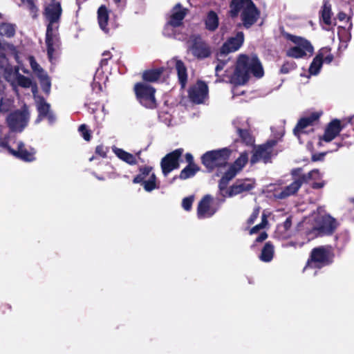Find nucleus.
<instances>
[{
    "label": "nucleus",
    "instance_id": "obj_1",
    "mask_svg": "<svg viewBox=\"0 0 354 354\" xmlns=\"http://www.w3.org/2000/svg\"><path fill=\"white\" fill-rule=\"evenodd\" d=\"M215 71L216 75L222 81L228 80L235 85L245 84L249 80L250 74L257 78H261L264 75L263 66L255 55H241L233 68H230L228 62H219Z\"/></svg>",
    "mask_w": 354,
    "mask_h": 354
},
{
    "label": "nucleus",
    "instance_id": "obj_2",
    "mask_svg": "<svg viewBox=\"0 0 354 354\" xmlns=\"http://www.w3.org/2000/svg\"><path fill=\"white\" fill-rule=\"evenodd\" d=\"M62 13L60 2L55 0L48 3L44 9V15L47 23L46 43L50 62L53 61L54 53L57 52L59 46L58 30Z\"/></svg>",
    "mask_w": 354,
    "mask_h": 354
},
{
    "label": "nucleus",
    "instance_id": "obj_3",
    "mask_svg": "<svg viewBox=\"0 0 354 354\" xmlns=\"http://www.w3.org/2000/svg\"><path fill=\"white\" fill-rule=\"evenodd\" d=\"M302 225L308 240L318 236L330 234L337 227V223L333 217L321 212L313 213L304 221Z\"/></svg>",
    "mask_w": 354,
    "mask_h": 354
},
{
    "label": "nucleus",
    "instance_id": "obj_4",
    "mask_svg": "<svg viewBox=\"0 0 354 354\" xmlns=\"http://www.w3.org/2000/svg\"><path fill=\"white\" fill-rule=\"evenodd\" d=\"M15 140L12 133H7L0 130V150L9 153L25 161H32L35 159L36 151L34 149H26L21 142L17 143V149H13Z\"/></svg>",
    "mask_w": 354,
    "mask_h": 354
},
{
    "label": "nucleus",
    "instance_id": "obj_5",
    "mask_svg": "<svg viewBox=\"0 0 354 354\" xmlns=\"http://www.w3.org/2000/svg\"><path fill=\"white\" fill-rule=\"evenodd\" d=\"M230 156V151L227 148L206 152L202 156L203 165L209 170L217 169L218 174H224L227 169L226 165Z\"/></svg>",
    "mask_w": 354,
    "mask_h": 354
},
{
    "label": "nucleus",
    "instance_id": "obj_6",
    "mask_svg": "<svg viewBox=\"0 0 354 354\" xmlns=\"http://www.w3.org/2000/svg\"><path fill=\"white\" fill-rule=\"evenodd\" d=\"M0 76H3L8 82L15 87L16 85L21 86L24 88H32V92L34 96L37 93V87L33 84L32 81L19 73V69L12 67L8 63V59L0 64Z\"/></svg>",
    "mask_w": 354,
    "mask_h": 354
},
{
    "label": "nucleus",
    "instance_id": "obj_7",
    "mask_svg": "<svg viewBox=\"0 0 354 354\" xmlns=\"http://www.w3.org/2000/svg\"><path fill=\"white\" fill-rule=\"evenodd\" d=\"M242 10V20L245 27L252 26L258 19L259 12L251 0H232L230 14L236 16Z\"/></svg>",
    "mask_w": 354,
    "mask_h": 354
},
{
    "label": "nucleus",
    "instance_id": "obj_8",
    "mask_svg": "<svg viewBox=\"0 0 354 354\" xmlns=\"http://www.w3.org/2000/svg\"><path fill=\"white\" fill-rule=\"evenodd\" d=\"M334 254L330 247H318L314 248L310 254V258L308 261L304 271L308 272L315 268H321L332 263Z\"/></svg>",
    "mask_w": 354,
    "mask_h": 354
},
{
    "label": "nucleus",
    "instance_id": "obj_9",
    "mask_svg": "<svg viewBox=\"0 0 354 354\" xmlns=\"http://www.w3.org/2000/svg\"><path fill=\"white\" fill-rule=\"evenodd\" d=\"M293 182L281 190L277 185H270L268 192H274V196L277 198H285L295 194L300 188L301 185L306 181L305 176H301V169H294L292 171Z\"/></svg>",
    "mask_w": 354,
    "mask_h": 354
},
{
    "label": "nucleus",
    "instance_id": "obj_10",
    "mask_svg": "<svg viewBox=\"0 0 354 354\" xmlns=\"http://www.w3.org/2000/svg\"><path fill=\"white\" fill-rule=\"evenodd\" d=\"M288 38L294 44L286 51V55L288 57L299 59L313 54V47L306 39L291 35H288Z\"/></svg>",
    "mask_w": 354,
    "mask_h": 354
},
{
    "label": "nucleus",
    "instance_id": "obj_11",
    "mask_svg": "<svg viewBox=\"0 0 354 354\" xmlns=\"http://www.w3.org/2000/svg\"><path fill=\"white\" fill-rule=\"evenodd\" d=\"M227 184L221 186V179L218 184L220 194L225 198L233 197L243 192L249 191L254 188L255 183L252 179L238 180L230 188H227Z\"/></svg>",
    "mask_w": 354,
    "mask_h": 354
},
{
    "label": "nucleus",
    "instance_id": "obj_12",
    "mask_svg": "<svg viewBox=\"0 0 354 354\" xmlns=\"http://www.w3.org/2000/svg\"><path fill=\"white\" fill-rule=\"evenodd\" d=\"M30 118V113L26 106L21 110L10 113L7 117V123L12 131L21 132L27 126Z\"/></svg>",
    "mask_w": 354,
    "mask_h": 354
},
{
    "label": "nucleus",
    "instance_id": "obj_13",
    "mask_svg": "<svg viewBox=\"0 0 354 354\" xmlns=\"http://www.w3.org/2000/svg\"><path fill=\"white\" fill-rule=\"evenodd\" d=\"M134 91L140 104L147 108L156 107L155 89L147 83H138Z\"/></svg>",
    "mask_w": 354,
    "mask_h": 354
},
{
    "label": "nucleus",
    "instance_id": "obj_14",
    "mask_svg": "<svg viewBox=\"0 0 354 354\" xmlns=\"http://www.w3.org/2000/svg\"><path fill=\"white\" fill-rule=\"evenodd\" d=\"M133 182L141 184L147 192H151L158 188L155 173L153 168L149 166L140 168V173L133 178Z\"/></svg>",
    "mask_w": 354,
    "mask_h": 354
},
{
    "label": "nucleus",
    "instance_id": "obj_15",
    "mask_svg": "<svg viewBox=\"0 0 354 354\" xmlns=\"http://www.w3.org/2000/svg\"><path fill=\"white\" fill-rule=\"evenodd\" d=\"M187 49L198 59H204L211 54L209 46L198 35H192L187 41Z\"/></svg>",
    "mask_w": 354,
    "mask_h": 354
},
{
    "label": "nucleus",
    "instance_id": "obj_16",
    "mask_svg": "<svg viewBox=\"0 0 354 354\" xmlns=\"http://www.w3.org/2000/svg\"><path fill=\"white\" fill-rule=\"evenodd\" d=\"M248 155L246 152L241 153L240 156L234 161V162L227 167L221 177V186L228 183L235 176L242 170L243 167L248 162Z\"/></svg>",
    "mask_w": 354,
    "mask_h": 354
},
{
    "label": "nucleus",
    "instance_id": "obj_17",
    "mask_svg": "<svg viewBox=\"0 0 354 354\" xmlns=\"http://www.w3.org/2000/svg\"><path fill=\"white\" fill-rule=\"evenodd\" d=\"M183 153V149H176L167 155L161 161V167L164 176H167L172 170L179 166V158Z\"/></svg>",
    "mask_w": 354,
    "mask_h": 354
},
{
    "label": "nucleus",
    "instance_id": "obj_18",
    "mask_svg": "<svg viewBox=\"0 0 354 354\" xmlns=\"http://www.w3.org/2000/svg\"><path fill=\"white\" fill-rule=\"evenodd\" d=\"M322 115V112H315L310 115L301 118L294 129L295 134L300 140L303 134L312 131L311 126L316 122Z\"/></svg>",
    "mask_w": 354,
    "mask_h": 354
},
{
    "label": "nucleus",
    "instance_id": "obj_19",
    "mask_svg": "<svg viewBox=\"0 0 354 354\" xmlns=\"http://www.w3.org/2000/svg\"><path fill=\"white\" fill-rule=\"evenodd\" d=\"M342 127L340 120L335 119L326 127L324 133L319 138L318 145L322 146L323 142H329L334 140L342 131Z\"/></svg>",
    "mask_w": 354,
    "mask_h": 354
},
{
    "label": "nucleus",
    "instance_id": "obj_20",
    "mask_svg": "<svg viewBox=\"0 0 354 354\" xmlns=\"http://www.w3.org/2000/svg\"><path fill=\"white\" fill-rule=\"evenodd\" d=\"M208 88L203 82H198L194 85L189 91V97L190 100L196 104H201L207 98Z\"/></svg>",
    "mask_w": 354,
    "mask_h": 354
},
{
    "label": "nucleus",
    "instance_id": "obj_21",
    "mask_svg": "<svg viewBox=\"0 0 354 354\" xmlns=\"http://www.w3.org/2000/svg\"><path fill=\"white\" fill-rule=\"evenodd\" d=\"M187 10L183 8L180 6L176 5L171 11V15L168 24L165 28V34L171 35L168 30L173 27H178L182 24V21L186 15Z\"/></svg>",
    "mask_w": 354,
    "mask_h": 354
},
{
    "label": "nucleus",
    "instance_id": "obj_22",
    "mask_svg": "<svg viewBox=\"0 0 354 354\" xmlns=\"http://www.w3.org/2000/svg\"><path fill=\"white\" fill-rule=\"evenodd\" d=\"M34 97L39 113V116L35 122L39 123L43 118H46L49 123H53L55 121V118L50 112V105L46 103L43 98L38 97L36 95Z\"/></svg>",
    "mask_w": 354,
    "mask_h": 354
},
{
    "label": "nucleus",
    "instance_id": "obj_23",
    "mask_svg": "<svg viewBox=\"0 0 354 354\" xmlns=\"http://www.w3.org/2000/svg\"><path fill=\"white\" fill-rule=\"evenodd\" d=\"M276 144V141L270 140L266 145L255 147V151L252 157L251 162L254 163L260 160L264 162H268L272 153V147Z\"/></svg>",
    "mask_w": 354,
    "mask_h": 354
},
{
    "label": "nucleus",
    "instance_id": "obj_24",
    "mask_svg": "<svg viewBox=\"0 0 354 354\" xmlns=\"http://www.w3.org/2000/svg\"><path fill=\"white\" fill-rule=\"evenodd\" d=\"M212 198L207 195L199 203L198 205V217L205 218L212 216L216 211L212 205Z\"/></svg>",
    "mask_w": 354,
    "mask_h": 354
},
{
    "label": "nucleus",
    "instance_id": "obj_25",
    "mask_svg": "<svg viewBox=\"0 0 354 354\" xmlns=\"http://www.w3.org/2000/svg\"><path fill=\"white\" fill-rule=\"evenodd\" d=\"M244 41L243 33L239 32L234 37L228 39L222 46L221 53L227 54L237 50L243 44Z\"/></svg>",
    "mask_w": 354,
    "mask_h": 354
},
{
    "label": "nucleus",
    "instance_id": "obj_26",
    "mask_svg": "<svg viewBox=\"0 0 354 354\" xmlns=\"http://www.w3.org/2000/svg\"><path fill=\"white\" fill-rule=\"evenodd\" d=\"M169 65L175 66L179 82L182 87L184 88L187 80V68L185 64L182 61L174 58L169 61Z\"/></svg>",
    "mask_w": 354,
    "mask_h": 354
},
{
    "label": "nucleus",
    "instance_id": "obj_27",
    "mask_svg": "<svg viewBox=\"0 0 354 354\" xmlns=\"http://www.w3.org/2000/svg\"><path fill=\"white\" fill-rule=\"evenodd\" d=\"M306 177V181L304 183H311L314 189H319L324 186V181L322 180V175L318 169H313L307 174H302Z\"/></svg>",
    "mask_w": 354,
    "mask_h": 354
},
{
    "label": "nucleus",
    "instance_id": "obj_28",
    "mask_svg": "<svg viewBox=\"0 0 354 354\" xmlns=\"http://www.w3.org/2000/svg\"><path fill=\"white\" fill-rule=\"evenodd\" d=\"M9 55H15L17 60L15 47L12 44L0 40V64L4 62V59H8L7 57Z\"/></svg>",
    "mask_w": 354,
    "mask_h": 354
},
{
    "label": "nucleus",
    "instance_id": "obj_29",
    "mask_svg": "<svg viewBox=\"0 0 354 354\" xmlns=\"http://www.w3.org/2000/svg\"><path fill=\"white\" fill-rule=\"evenodd\" d=\"M219 24L218 17L214 11L208 12L205 19V28L209 31H214Z\"/></svg>",
    "mask_w": 354,
    "mask_h": 354
},
{
    "label": "nucleus",
    "instance_id": "obj_30",
    "mask_svg": "<svg viewBox=\"0 0 354 354\" xmlns=\"http://www.w3.org/2000/svg\"><path fill=\"white\" fill-rule=\"evenodd\" d=\"M112 149L115 156L122 161L129 165H135L136 163V158L133 154L115 147H113Z\"/></svg>",
    "mask_w": 354,
    "mask_h": 354
},
{
    "label": "nucleus",
    "instance_id": "obj_31",
    "mask_svg": "<svg viewBox=\"0 0 354 354\" xmlns=\"http://www.w3.org/2000/svg\"><path fill=\"white\" fill-rule=\"evenodd\" d=\"M97 19L100 28L104 32H108L107 24L109 14L105 6H102L99 8L97 12Z\"/></svg>",
    "mask_w": 354,
    "mask_h": 354
},
{
    "label": "nucleus",
    "instance_id": "obj_32",
    "mask_svg": "<svg viewBox=\"0 0 354 354\" xmlns=\"http://www.w3.org/2000/svg\"><path fill=\"white\" fill-rule=\"evenodd\" d=\"M326 52L325 50H320L316 57L313 59L309 67V73L312 75H316L319 73L323 62H322V55Z\"/></svg>",
    "mask_w": 354,
    "mask_h": 354
},
{
    "label": "nucleus",
    "instance_id": "obj_33",
    "mask_svg": "<svg viewBox=\"0 0 354 354\" xmlns=\"http://www.w3.org/2000/svg\"><path fill=\"white\" fill-rule=\"evenodd\" d=\"M322 15V21L323 23L327 26H330L332 24V11H331V5L329 3L328 1H324V5L322 6V9L321 10Z\"/></svg>",
    "mask_w": 354,
    "mask_h": 354
},
{
    "label": "nucleus",
    "instance_id": "obj_34",
    "mask_svg": "<svg viewBox=\"0 0 354 354\" xmlns=\"http://www.w3.org/2000/svg\"><path fill=\"white\" fill-rule=\"evenodd\" d=\"M4 86L0 82V113L8 112L13 106V101L8 97L3 96Z\"/></svg>",
    "mask_w": 354,
    "mask_h": 354
},
{
    "label": "nucleus",
    "instance_id": "obj_35",
    "mask_svg": "<svg viewBox=\"0 0 354 354\" xmlns=\"http://www.w3.org/2000/svg\"><path fill=\"white\" fill-rule=\"evenodd\" d=\"M274 256V247L270 243H266L263 248L262 249L260 259L264 262L270 261Z\"/></svg>",
    "mask_w": 354,
    "mask_h": 354
},
{
    "label": "nucleus",
    "instance_id": "obj_36",
    "mask_svg": "<svg viewBox=\"0 0 354 354\" xmlns=\"http://www.w3.org/2000/svg\"><path fill=\"white\" fill-rule=\"evenodd\" d=\"M15 26L13 24L3 23L0 25V37H12L15 33Z\"/></svg>",
    "mask_w": 354,
    "mask_h": 354
},
{
    "label": "nucleus",
    "instance_id": "obj_37",
    "mask_svg": "<svg viewBox=\"0 0 354 354\" xmlns=\"http://www.w3.org/2000/svg\"><path fill=\"white\" fill-rule=\"evenodd\" d=\"M162 72V68L149 70L143 73L142 77L146 81L155 82L159 79Z\"/></svg>",
    "mask_w": 354,
    "mask_h": 354
},
{
    "label": "nucleus",
    "instance_id": "obj_38",
    "mask_svg": "<svg viewBox=\"0 0 354 354\" xmlns=\"http://www.w3.org/2000/svg\"><path fill=\"white\" fill-rule=\"evenodd\" d=\"M198 170L197 166L190 164L181 171L180 178L185 180L191 178L195 175Z\"/></svg>",
    "mask_w": 354,
    "mask_h": 354
},
{
    "label": "nucleus",
    "instance_id": "obj_39",
    "mask_svg": "<svg viewBox=\"0 0 354 354\" xmlns=\"http://www.w3.org/2000/svg\"><path fill=\"white\" fill-rule=\"evenodd\" d=\"M40 80V83L42 87V89L46 93H48L50 90V80L45 72H43L40 75L37 76Z\"/></svg>",
    "mask_w": 354,
    "mask_h": 354
},
{
    "label": "nucleus",
    "instance_id": "obj_40",
    "mask_svg": "<svg viewBox=\"0 0 354 354\" xmlns=\"http://www.w3.org/2000/svg\"><path fill=\"white\" fill-rule=\"evenodd\" d=\"M291 224V218L290 217H288L283 223V224L278 226L277 230L283 238H286L288 236V234H286V232L290 229Z\"/></svg>",
    "mask_w": 354,
    "mask_h": 354
},
{
    "label": "nucleus",
    "instance_id": "obj_41",
    "mask_svg": "<svg viewBox=\"0 0 354 354\" xmlns=\"http://www.w3.org/2000/svg\"><path fill=\"white\" fill-rule=\"evenodd\" d=\"M238 131L243 142H245L247 145H253L254 142V138L248 131H243L241 129H239Z\"/></svg>",
    "mask_w": 354,
    "mask_h": 354
},
{
    "label": "nucleus",
    "instance_id": "obj_42",
    "mask_svg": "<svg viewBox=\"0 0 354 354\" xmlns=\"http://www.w3.org/2000/svg\"><path fill=\"white\" fill-rule=\"evenodd\" d=\"M267 225H268L267 217L265 214H263L262 217H261V223L259 225H257L254 227H252L250 231V234H253L257 233L259 230L265 228Z\"/></svg>",
    "mask_w": 354,
    "mask_h": 354
},
{
    "label": "nucleus",
    "instance_id": "obj_43",
    "mask_svg": "<svg viewBox=\"0 0 354 354\" xmlns=\"http://www.w3.org/2000/svg\"><path fill=\"white\" fill-rule=\"evenodd\" d=\"M194 201V196L185 197L182 201V207L186 211H189Z\"/></svg>",
    "mask_w": 354,
    "mask_h": 354
},
{
    "label": "nucleus",
    "instance_id": "obj_44",
    "mask_svg": "<svg viewBox=\"0 0 354 354\" xmlns=\"http://www.w3.org/2000/svg\"><path fill=\"white\" fill-rule=\"evenodd\" d=\"M21 3L24 6H25L28 9L30 10L31 12L32 17L36 16L37 13V8L34 4V2L32 0H21Z\"/></svg>",
    "mask_w": 354,
    "mask_h": 354
},
{
    "label": "nucleus",
    "instance_id": "obj_45",
    "mask_svg": "<svg viewBox=\"0 0 354 354\" xmlns=\"http://www.w3.org/2000/svg\"><path fill=\"white\" fill-rule=\"evenodd\" d=\"M28 59L32 70L35 71V73H36L37 76L44 72L42 68L39 67L33 57H30Z\"/></svg>",
    "mask_w": 354,
    "mask_h": 354
},
{
    "label": "nucleus",
    "instance_id": "obj_46",
    "mask_svg": "<svg viewBox=\"0 0 354 354\" xmlns=\"http://www.w3.org/2000/svg\"><path fill=\"white\" fill-rule=\"evenodd\" d=\"M79 131L82 133V136H83V138L85 140H87V141L90 140V139H91L90 131L87 129V127L85 124H82L80 126Z\"/></svg>",
    "mask_w": 354,
    "mask_h": 354
},
{
    "label": "nucleus",
    "instance_id": "obj_47",
    "mask_svg": "<svg viewBox=\"0 0 354 354\" xmlns=\"http://www.w3.org/2000/svg\"><path fill=\"white\" fill-rule=\"evenodd\" d=\"M321 50H326V52H324V53H323V55H322V62H326V63L331 62L333 59V57L330 54L329 49L327 48H323Z\"/></svg>",
    "mask_w": 354,
    "mask_h": 354
},
{
    "label": "nucleus",
    "instance_id": "obj_48",
    "mask_svg": "<svg viewBox=\"0 0 354 354\" xmlns=\"http://www.w3.org/2000/svg\"><path fill=\"white\" fill-rule=\"evenodd\" d=\"M108 151V147L103 145H99L95 149V153L102 158L106 157Z\"/></svg>",
    "mask_w": 354,
    "mask_h": 354
},
{
    "label": "nucleus",
    "instance_id": "obj_49",
    "mask_svg": "<svg viewBox=\"0 0 354 354\" xmlns=\"http://www.w3.org/2000/svg\"><path fill=\"white\" fill-rule=\"evenodd\" d=\"M295 68V65L294 63L286 62L282 66L281 72L282 73H288L290 71L294 69Z\"/></svg>",
    "mask_w": 354,
    "mask_h": 354
},
{
    "label": "nucleus",
    "instance_id": "obj_50",
    "mask_svg": "<svg viewBox=\"0 0 354 354\" xmlns=\"http://www.w3.org/2000/svg\"><path fill=\"white\" fill-rule=\"evenodd\" d=\"M259 208L254 209L253 212H252V214H251V216L248 218V223L249 224L254 223L255 220L259 216Z\"/></svg>",
    "mask_w": 354,
    "mask_h": 354
},
{
    "label": "nucleus",
    "instance_id": "obj_51",
    "mask_svg": "<svg viewBox=\"0 0 354 354\" xmlns=\"http://www.w3.org/2000/svg\"><path fill=\"white\" fill-rule=\"evenodd\" d=\"M304 242H296V241H290L284 245V247L289 248L293 247L295 248H301L304 245Z\"/></svg>",
    "mask_w": 354,
    "mask_h": 354
},
{
    "label": "nucleus",
    "instance_id": "obj_52",
    "mask_svg": "<svg viewBox=\"0 0 354 354\" xmlns=\"http://www.w3.org/2000/svg\"><path fill=\"white\" fill-rule=\"evenodd\" d=\"M325 153H319V154H313L312 156V160L313 161H318V160H321L323 159Z\"/></svg>",
    "mask_w": 354,
    "mask_h": 354
},
{
    "label": "nucleus",
    "instance_id": "obj_53",
    "mask_svg": "<svg viewBox=\"0 0 354 354\" xmlns=\"http://www.w3.org/2000/svg\"><path fill=\"white\" fill-rule=\"evenodd\" d=\"M268 237V234L266 232H263L261 233V234L256 239L257 242H262L265 239H266Z\"/></svg>",
    "mask_w": 354,
    "mask_h": 354
},
{
    "label": "nucleus",
    "instance_id": "obj_54",
    "mask_svg": "<svg viewBox=\"0 0 354 354\" xmlns=\"http://www.w3.org/2000/svg\"><path fill=\"white\" fill-rule=\"evenodd\" d=\"M337 17L340 21H344V20L349 19L348 17H347V15L344 12H339L337 15Z\"/></svg>",
    "mask_w": 354,
    "mask_h": 354
},
{
    "label": "nucleus",
    "instance_id": "obj_55",
    "mask_svg": "<svg viewBox=\"0 0 354 354\" xmlns=\"http://www.w3.org/2000/svg\"><path fill=\"white\" fill-rule=\"evenodd\" d=\"M102 56H103V59L104 60H108L109 59L111 58V55H110V53L109 52H104L103 54H102Z\"/></svg>",
    "mask_w": 354,
    "mask_h": 354
},
{
    "label": "nucleus",
    "instance_id": "obj_56",
    "mask_svg": "<svg viewBox=\"0 0 354 354\" xmlns=\"http://www.w3.org/2000/svg\"><path fill=\"white\" fill-rule=\"evenodd\" d=\"M186 160L187 162H191L193 160V156L190 153H187Z\"/></svg>",
    "mask_w": 354,
    "mask_h": 354
},
{
    "label": "nucleus",
    "instance_id": "obj_57",
    "mask_svg": "<svg viewBox=\"0 0 354 354\" xmlns=\"http://www.w3.org/2000/svg\"><path fill=\"white\" fill-rule=\"evenodd\" d=\"M120 1H121V0H114V1H115V3H119V2H120Z\"/></svg>",
    "mask_w": 354,
    "mask_h": 354
},
{
    "label": "nucleus",
    "instance_id": "obj_58",
    "mask_svg": "<svg viewBox=\"0 0 354 354\" xmlns=\"http://www.w3.org/2000/svg\"><path fill=\"white\" fill-rule=\"evenodd\" d=\"M178 39H181V37H178L177 35L175 36Z\"/></svg>",
    "mask_w": 354,
    "mask_h": 354
},
{
    "label": "nucleus",
    "instance_id": "obj_59",
    "mask_svg": "<svg viewBox=\"0 0 354 354\" xmlns=\"http://www.w3.org/2000/svg\"><path fill=\"white\" fill-rule=\"evenodd\" d=\"M283 132L281 131V132L280 133V136L281 137V136H283Z\"/></svg>",
    "mask_w": 354,
    "mask_h": 354
},
{
    "label": "nucleus",
    "instance_id": "obj_60",
    "mask_svg": "<svg viewBox=\"0 0 354 354\" xmlns=\"http://www.w3.org/2000/svg\"><path fill=\"white\" fill-rule=\"evenodd\" d=\"M2 18V15L0 13V19Z\"/></svg>",
    "mask_w": 354,
    "mask_h": 354
}]
</instances>
